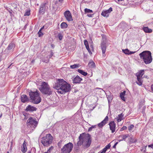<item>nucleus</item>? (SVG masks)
I'll use <instances>...</instances> for the list:
<instances>
[{"mask_svg":"<svg viewBox=\"0 0 153 153\" xmlns=\"http://www.w3.org/2000/svg\"><path fill=\"white\" fill-rule=\"evenodd\" d=\"M73 146V144L69 142L62 147L61 149V153H70L72 151Z\"/></svg>","mask_w":153,"mask_h":153,"instance_id":"nucleus-7","label":"nucleus"},{"mask_svg":"<svg viewBox=\"0 0 153 153\" xmlns=\"http://www.w3.org/2000/svg\"><path fill=\"white\" fill-rule=\"evenodd\" d=\"M53 147L52 146H51L49 149L48 150L47 152H45V153H50L51 151L53 150Z\"/></svg>","mask_w":153,"mask_h":153,"instance_id":"nucleus-39","label":"nucleus"},{"mask_svg":"<svg viewBox=\"0 0 153 153\" xmlns=\"http://www.w3.org/2000/svg\"><path fill=\"white\" fill-rule=\"evenodd\" d=\"M67 26L68 25L65 22H62L60 25V27L62 28H66Z\"/></svg>","mask_w":153,"mask_h":153,"instance_id":"nucleus-29","label":"nucleus"},{"mask_svg":"<svg viewBox=\"0 0 153 153\" xmlns=\"http://www.w3.org/2000/svg\"><path fill=\"white\" fill-rule=\"evenodd\" d=\"M88 50V51L89 53L90 54H92V53L91 52V51L90 50V49H88V50Z\"/></svg>","mask_w":153,"mask_h":153,"instance_id":"nucleus-49","label":"nucleus"},{"mask_svg":"<svg viewBox=\"0 0 153 153\" xmlns=\"http://www.w3.org/2000/svg\"><path fill=\"white\" fill-rule=\"evenodd\" d=\"M107 98L109 103L111 101L112 99L111 97H110L109 98V96L108 97H107Z\"/></svg>","mask_w":153,"mask_h":153,"instance_id":"nucleus-44","label":"nucleus"},{"mask_svg":"<svg viewBox=\"0 0 153 153\" xmlns=\"http://www.w3.org/2000/svg\"><path fill=\"white\" fill-rule=\"evenodd\" d=\"M18 4L17 2H14L12 4V6L15 9H17V8Z\"/></svg>","mask_w":153,"mask_h":153,"instance_id":"nucleus-33","label":"nucleus"},{"mask_svg":"<svg viewBox=\"0 0 153 153\" xmlns=\"http://www.w3.org/2000/svg\"><path fill=\"white\" fill-rule=\"evenodd\" d=\"M88 66L91 68H95L96 66L95 63L92 61H91L89 62Z\"/></svg>","mask_w":153,"mask_h":153,"instance_id":"nucleus-25","label":"nucleus"},{"mask_svg":"<svg viewBox=\"0 0 153 153\" xmlns=\"http://www.w3.org/2000/svg\"><path fill=\"white\" fill-rule=\"evenodd\" d=\"M63 1V0H59V1L62 2Z\"/></svg>","mask_w":153,"mask_h":153,"instance_id":"nucleus-59","label":"nucleus"},{"mask_svg":"<svg viewBox=\"0 0 153 153\" xmlns=\"http://www.w3.org/2000/svg\"><path fill=\"white\" fill-rule=\"evenodd\" d=\"M34 62V60H32V62Z\"/></svg>","mask_w":153,"mask_h":153,"instance_id":"nucleus-61","label":"nucleus"},{"mask_svg":"<svg viewBox=\"0 0 153 153\" xmlns=\"http://www.w3.org/2000/svg\"><path fill=\"white\" fill-rule=\"evenodd\" d=\"M142 79L143 78L137 77V81H136V83L140 86L141 85L143 84V80Z\"/></svg>","mask_w":153,"mask_h":153,"instance_id":"nucleus-23","label":"nucleus"},{"mask_svg":"<svg viewBox=\"0 0 153 153\" xmlns=\"http://www.w3.org/2000/svg\"><path fill=\"white\" fill-rule=\"evenodd\" d=\"M16 45L13 42H11L8 45L7 47L4 50V54H9L10 53L13 52L14 48H15Z\"/></svg>","mask_w":153,"mask_h":153,"instance_id":"nucleus-9","label":"nucleus"},{"mask_svg":"<svg viewBox=\"0 0 153 153\" xmlns=\"http://www.w3.org/2000/svg\"><path fill=\"white\" fill-rule=\"evenodd\" d=\"M48 4L46 3H43L40 6L39 9V14L40 15H43L45 13V10L48 8L47 5Z\"/></svg>","mask_w":153,"mask_h":153,"instance_id":"nucleus-10","label":"nucleus"},{"mask_svg":"<svg viewBox=\"0 0 153 153\" xmlns=\"http://www.w3.org/2000/svg\"><path fill=\"white\" fill-rule=\"evenodd\" d=\"M110 130L111 131L112 133H114L116 129V124H115L114 121H111L109 124Z\"/></svg>","mask_w":153,"mask_h":153,"instance_id":"nucleus-12","label":"nucleus"},{"mask_svg":"<svg viewBox=\"0 0 153 153\" xmlns=\"http://www.w3.org/2000/svg\"><path fill=\"white\" fill-rule=\"evenodd\" d=\"M30 14V10L27 9L25 10V13L24 14V16H29Z\"/></svg>","mask_w":153,"mask_h":153,"instance_id":"nucleus-31","label":"nucleus"},{"mask_svg":"<svg viewBox=\"0 0 153 153\" xmlns=\"http://www.w3.org/2000/svg\"><path fill=\"white\" fill-rule=\"evenodd\" d=\"M53 88L57 90L58 93L63 94L71 90V85L63 79H58L53 85Z\"/></svg>","mask_w":153,"mask_h":153,"instance_id":"nucleus-2","label":"nucleus"},{"mask_svg":"<svg viewBox=\"0 0 153 153\" xmlns=\"http://www.w3.org/2000/svg\"><path fill=\"white\" fill-rule=\"evenodd\" d=\"M2 113H1L0 115V118L2 116Z\"/></svg>","mask_w":153,"mask_h":153,"instance_id":"nucleus-57","label":"nucleus"},{"mask_svg":"<svg viewBox=\"0 0 153 153\" xmlns=\"http://www.w3.org/2000/svg\"><path fill=\"white\" fill-rule=\"evenodd\" d=\"M106 151L107 150L104 148L102 151L100 152V153H105ZM98 153H100V152H98Z\"/></svg>","mask_w":153,"mask_h":153,"instance_id":"nucleus-42","label":"nucleus"},{"mask_svg":"<svg viewBox=\"0 0 153 153\" xmlns=\"http://www.w3.org/2000/svg\"><path fill=\"white\" fill-rule=\"evenodd\" d=\"M129 137V135L128 134H124L120 136L119 137H121L122 139L120 140V141H122L123 140H125L126 138L128 137Z\"/></svg>","mask_w":153,"mask_h":153,"instance_id":"nucleus-26","label":"nucleus"},{"mask_svg":"<svg viewBox=\"0 0 153 153\" xmlns=\"http://www.w3.org/2000/svg\"><path fill=\"white\" fill-rule=\"evenodd\" d=\"M101 48L102 50V56H103L105 57V53L106 51V43L105 42L103 41L102 42L101 44Z\"/></svg>","mask_w":153,"mask_h":153,"instance_id":"nucleus-15","label":"nucleus"},{"mask_svg":"<svg viewBox=\"0 0 153 153\" xmlns=\"http://www.w3.org/2000/svg\"><path fill=\"white\" fill-rule=\"evenodd\" d=\"M84 43L87 50H88V49H89V48L88 45V41L86 40H85L84 41Z\"/></svg>","mask_w":153,"mask_h":153,"instance_id":"nucleus-32","label":"nucleus"},{"mask_svg":"<svg viewBox=\"0 0 153 153\" xmlns=\"http://www.w3.org/2000/svg\"><path fill=\"white\" fill-rule=\"evenodd\" d=\"M21 102L23 103H25L30 100L27 96L25 94H23L21 96Z\"/></svg>","mask_w":153,"mask_h":153,"instance_id":"nucleus-16","label":"nucleus"},{"mask_svg":"<svg viewBox=\"0 0 153 153\" xmlns=\"http://www.w3.org/2000/svg\"><path fill=\"white\" fill-rule=\"evenodd\" d=\"M53 140V137L51 134H48L41 138V142L44 146H48L52 143Z\"/></svg>","mask_w":153,"mask_h":153,"instance_id":"nucleus-6","label":"nucleus"},{"mask_svg":"<svg viewBox=\"0 0 153 153\" xmlns=\"http://www.w3.org/2000/svg\"><path fill=\"white\" fill-rule=\"evenodd\" d=\"M78 71L80 73V74H81L82 75L86 76L88 74L87 72H84V71H83L82 70H80V69H78Z\"/></svg>","mask_w":153,"mask_h":153,"instance_id":"nucleus-28","label":"nucleus"},{"mask_svg":"<svg viewBox=\"0 0 153 153\" xmlns=\"http://www.w3.org/2000/svg\"><path fill=\"white\" fill-rule=\"evenodd\" d=\"M82 79L79 76H77L73 79L74 83H79L80 81L82 80Z\"/></svg>","mask_w":153,"mask_h":153,"instance_id":"nucleus-18","label":"nucleus"},{"mask_svg":"<svg viewBox=\"0 0 153 153\" xmlns=\"http://www.w3.org/2000/svg\"><path fill=\"white\" fill-rule=\"evenodd\" d=\"M79 67V64H74L70 66V68L71 69H74L76 68H78Z\"/></svg>","mask_w":153,"mask_h":153,"instance_id":"nucleus-35","label":"nucleus"},{"mask_svg":"<svg viewBox=\"0 0 153 153\" xmlns=\"http://www.w3.org/2000/svg\"><path fill=\"white\" fill-rule=\"evenodd\" d=\"M118 143L117 142L114 145V146H113V148H116V146L117 145V144H118Z\"/></svg>","mask_w":153,"mask_h":153,"instance_id":"nucleus-47","label":"nucleus"},{"mask_svg":"<svg viewBox=\"0 0 153 153\" xmlns=\"http://www.w3.org/2000/svg\"><path fill=\"white\" fill-rule=\"evenodd\" d=\"M27 25L26 24V25H25V27H24V28H26V27Z\"/></svg>","mask_w":153,"mask_h":153,"instance_id":"nucleus-60","label":"nucleus"},{"mask_svg":"<svg viewBox=\"0 0 153 153\" xmlns=\"http://www.w3.org/2000/svg\"><path fill=\"white\" fill-rule=\"evenodd\" d=\"M64 16L68 21L73 20L71 14L69 10L66 11L64 13Z\"/></svg>","mask_w":153,"mask_h":153,"instance_id":"nucleus-11","label":"nucleus"},{"mask_svg":"<svg viewBox=\"0 0 153 153\" xmlns=\"http://www.w3.org/2000/svg\"><path fill=\"white\" fill-rule=\"evenodd\" d=\"M96 128V125H94V126H92L91 127H90L88 129V131H90L92 130V129L93 128Z\"/></svg>","mask_w":153,"mask_h":153,"instance_id":"nucleus-38","label":"nucleus"},{"mask_svg":"<svg viewBox=\"0 0 153 153\" xmlns=\"http://www.w3.org/2000/svg\"><path fill=\"white\" fill-rule=\"evenodd\" d=\"M48 60H49V58H48L47 59V60H44V61H43V62H45V63H47V62H48Z\"/></svg>","mask_w":153,"mask_h":153,"instance_id":"nucleus-48","label":"nucleus"},{"mask_svg":"<svg viewBox=\"0 0 153 153\" xmlns=\"http://www.w3.org/2000/svg\"><path fill=\"white\" fill-rule=\"evenodd\" d=\"M141 59H142L146 64H149L152 61V58L151 52L149 51H143L139 54Z\"/></svg>","mask_w":153,"mask_h":153,"instance_id":"nucleus-3","label":"nucleus"},{"mask_svg":"<svg viewBox=\"0 0 153 153\" xmlns=\"http://www.w3.org/2000/svg\"><path fill=\"white\" fill-rule=\"evenodd\" d=\"M124 114L123 113L119 114L118 117H117L115 119L117 120L118 122H119L123 119Z\"/></svg>","mask_w":153,"mask_h":153,"instance_id":"nucleus-20","label":"nucleus"},{"mask_svg":"<svg viewBox=\"0 0 153 153\" xmlns=\"http://www.w3.org/2000/svg\"><path fill=\"white\" fill-rule=\"evenodd\" d=\"M108 120V116H106L103 120L101 123L98 124V126L100 128H102L107 123Z\"/></svg>","mask_w":153,"mask_h":153,"instance_id":"nucleus-14","label":"nucleus"},{"mask_svg":"<svg viewBox=\"0 0 153 153\" xmlns=\"http://www.w3.org/2000/svg\"><path fill=\"white\" fill-rule=\"evenodd\" d=\"M123 51L126 54L130 55L132 54H134L135 53V51H131L128 49L125 50H123Z\"/></svg>","mask_w":153,"mask_h":153,"instance_id":"nucleus-22","label":"nucleus"},{"mask_svg":"<svg viewBox=\"0 0 153 153\" xmlns=\"http://www.w3.org/2000/svg\"><path fill=\"white\" fill-rule=\"evenodd\" d=\"M134 126L133 124L131 125L128 127V130L129 131H131L134 128Z\"/></svg>","mask_w":153,"mask_h":153,"instance_id":"nucleus-36","label":"nucleus"},{"mask_svg":"<svg viewBox=\"0 0 153 153\" xmlns=\"http://www.w3.org/2000/svg\"><path fill=\"white\" fill-rule=\"evenodd\" d=\"M27 123L28 124L27 126L28 128L30 126L35 128L37 126L38 122L35 118L30 117L27 120Z\"/></svg>","mask_w":153,"mask_h":153,"instance_id":"nucleus-8","label":"nucleus"},{"mask_svg":"<svg viewBox=\"0 0 153 153\" xmlns=\"http://www.w3.org/2000/svg\"><path fill=\"white\" fill-rule=\"evenodd\" d=\"M143 30L146 33H151L152 31V29L149 28L148 27H144Z\"/></svg>","mask_w":153,"mask_h":153,"instance_id":"nucleus-24","label":"nucleus"},{"mask_svg":"<svg viewBox=\"0 0 153 153\" xmlns=\"http://www.w3.org/2000/svg\"><path fill=\"white\" fill-rule=\"evenodd\" d=\"M36 109L37 108L35 107L32 106L31 105H29L27 107L25 110L26 111H36Z\"/></svg>","mask_w":153,"mask_h":153,"instance_id":"nucleus-17","label":"nucleus"},{"mask_svg":"<svg viewBox=\"0 0 153 153\" xmlns=\"http://www.w3.org/2000/svg\"><path fill=\"white\" fill-rule=\"evenodd\" d=\"M2 113H1L0 115V118L2 116Z\"/></svg>","mask_w":153,"mask_h":153,"instance_id":"nucleus-56","label":"nucleus"},{"mask_svg":"<svg viewBox=\"0 0 153 153\" xmlns=\"http://www.w3.org/2000/svg\"><path fill=\"white\" fill-rule=\"evenodd\" d=\"M53 52L52 51H51V56H53Z\"/></svg>","mask_w":153,"mask_h":153,"instance_id":"nucleus-55","label":"nucleus"},{"mask_svg":"<svg viewBox=\"0 0 153 153\" xmlns=\"http://www.w3.org/2000/svg\"><path fill=\"white\" fill-rule=\"evenodd\" d=\"M127 128L126 126H123L120 129V131H122L124 130H126L127 129Z\"/></svg>","mask_w":153,"mask_h":153,"instance_id":"nucleus-41","label":"nucleus"},{"mask_svg":"<svg viewBox=\"0 0 153 153\" xmlns=\"http://www.w3.org/2000/svg\"><path fill=\"white\" fill-rule=\"evenodd\" d=\"M11 145H12V142H11Z\"/></svg>","mask_w":153,"mask_h":153,"instance_id":"nucleus-64","label":"nucleus"},{"mask_svg":"<svg viewBox=\"0 0 153 153\" xmlns=\"http://www.w3.org/2000/svg\"><path fill=\"white\" fill-rule=\"evenodd\" d=\"M136 140H134L133 139V138L132 137H131L130 138V142L131 143H135L136 142Z\"/></svg>","mask_w":153,"mask_h":153,"instance_id":"nucleus-40","label":"nucleus"},{"mask_svg":"<svg viewBox=\"0 0 153 153\" xmlns=\"http://www.w3.org/2000/svg\"><path fill=\"white\" fill-rule=\"evenodd\" d=\"M25 141L22 146L21 151L23 153H25L27 150V149Z\"/></svg>","mask_w":153,"mask_h":153,"instance_id":"nucleus-21","label":"nucleus"},{"mask_svg":"<svg viewBox=\"0 0 153 153\" xmlns=\"http://www.w3.org/2000/svg\"><path fill=\"white\" fill-rule=\"evenodd\" d=\"M112 11V9L111 7L108 10L102 11L101 13V15L104 17H108L109 16V14Z\"/></svg>","mask_w":153,"mask_h":153,"instance_id":"nucleus-13","label":"nucleus"},{"mask_svg":"<svg viewBox=\"0 0 153 153\" xmlns=\"http://www.w3.org/2000/svg\"><path fill=\"white\" fill-rule=\"evenodd\" d=\"M126 93V91H124L123 92L121 93L120 94V97L121 99L125 101V98L124 97V96Z\"/></svg>","mask_w":153,"mask_h":153,"instance_id":"nucleus-27","label":"nucleus"},{"mask_svg":"<svg viewBox=\"0 0 153 153\" xmlns=\"http://www.w3.org/2000/svg\"><path fill=\"white\" fill-rule=\"evenodd\" d=\"M36 5H37V6H38L39 4H36Z\"/></svg>","mask_w":153,"mask_h":153,"instance_id":"nucleus-62","label":"nucleus"},{"mask_svg":"<svg viewBox=\"0 0 153 153\" xmlns=\"http://www.w3.org/2000/svg\"><path fill=\"white\" fill-rule=\"evenodd\" d=\"M44 28V26L42 27L41 29L39 30V37H41L43 35V33L42 32V30Z\"/></svg>","mask_w":153,"mask_h":153,"instance_id":"nucleus-34","label":"nucleus"},{"mask_svg":"<svg viewBox=\"0 0 153 153\" xmlns=\"http://www.w3.org/2000/svg\"><path fill=\"white\" fill-rule=\"evenodd\" d=\"M9 11L10 14H12V10H10Z\"/></svg>","mask_w":153,"mask_h":153,"instance_id":"nucleus-53","label":"nucleus"},{"mask_svg":"<svg viewBox=\"0 0 153 153\" xmlns=\"http://www.w3.org/2000/svg\"><path fill=\"white\" fill-rule=\"evenodd\" d=\"M12 64H13V63H11V64H10V65H9V66L7 68H9L11 66V65H12Z\"/></svg>","mask_w":153,"mask_h":153,"instance_id":"nucleus-54","label":"nucleus"},{"mask_svg":"<svg viewBox=\"0 0 153 153\" xmlns=\"http://www.w3.org/2000/svg\"><path fill=\"white\" fill-rule=\"evenodd\" d=\"M79 140L77 143V144L75 147L76 150L79 149V146L82 145L83 148L86 149L90 146L91 143V139L90 135L89 134H81L79 137Z\"/></svg>","mask_w":153,"mask_h":153,"instance_id":"nucleus-1","label":"nucleus"},{"mask_svg":"<svg viewBox=\"0 0 153 153\" xmlns=\"http://www.w3.org/2000/svg\"><path fill=\"white\" fill-rule=\"evenodd\" d=\"M7 153H10L8 152H7Z\"/></svg>","mask_w":153,"mask_h":153,"instance_id":"nucleus-63","label":"nucleus"},{"mask_svg":"<svg viewBox=\"0 0 153 153\" xmlns=\"http://www.w3.org/2000/svg\"><path fill=\"white\" fill-rule=\"evenodd\" d=\"M29 95L30 98V102L34 104H38V91L36 89V91L29 90Z\"/></svg>","mask_w":153,"mask_h":153,"instance_id":"nucleus-5","label":"nucleus"},{"mask_svg":"<svg viewBox=\"0 0 153 153\" xmlns=\"http://www.w3.org/2000/svg\"><path fill=\"white\" fill-rule=\"evenodd\" d=\"M149 147H151L153 149V143L148 146Z\"/></svg>","mask_w":153,"mask_h":153,"instance_id":"nucleus-46","label":"nucleus"},{"mask_svg":"<svg viewBox=\"0 0 153 153\" xmlns=\"http://www.w3.org/2000/svg\"><path fill=\"white\" fill-rule=\"evenodd\" d=\"M110 146L111 145H110V144H109L106 146L105 148L107 150V149H109L110 147Z\"/></svg>","mask_w":153,"mask_h":153,"instance_id":"nucleus-43","label":"nucleus"},{"mask_svg":"<svg viewBox=\"0 0 153 153\" xmlns=\"http://www.w3.org/2000/svg\"><path fill=\"white\" fill-rule=\"evenodd\" d=\"M144 70H142L140 71L139 72L136 74V75L137 77L142 78V76L144 74Z\"/></svg>","mask_w":153,"mask_h":153,"instance_id":"nucleus-19","label":"nucleus"},{"mask_svg":"<svg viewBox=\"0 0 153 153\" xmlns=\"http://www.w3.org/2000/svg\"><path fill=\"white\" fill-rule=\"evenodd\" d=\"M41 98L39 97V103L40 102H41Z\"/></svg>","mask_w":153,"mask_h":153,"instance_id":"nucleus-51","label":"nucleus"},{"mask_svg":"<svg viewBox=\"0 0 153 153\" xmlns=\"http://www.w3.org/2000/svg\"><path fill=\"white\" fill-rule=\"evenodd\" d=\"M84 11L85 13H92L93 11L92 10H90L88 8H85L84 9Z\"/></svg>","mask_w":153,"mask_h":153,"instance_id":"nucleus-30","label":"nucleus"},{"mask_svg":"<svg viewBox=\"0 0 153 153\" xmlns=\"http://www.w3.org/2000/svg\"><path fill=\"white\" fill-rule=\"evenodd\" d=\"M151 89L152 91H153V84L152 85L151 87Z\"/></svg>","mask_w":153,"mask_h":153,"instance_id":"nucleus-50","label":"nucleus"},{"mask_svg":"<svg viewBox=\"0 0 153 153\" xmlns=\"http://www.w3.org/2000/svg\"><path fill=\"white\" fill-rule=\"evenodd\" d=\"M39 84L40 85L39 89L42 94L48 95L52 94V91L48 83L42 82L41 83H39Z\"/></svg>","mask_w":153,"mask_h":153,"instance_id":"nucleus-4","label":"nucleus"},{"mask_svg":"<svg viewBox=\"0 0 153 153\" xmlns=\"http://www.w3.org/2000/svg\"><path fill=\"white\" fill-rule=\"evenodd\" d=\"M57 36L60 40H61L63 38V35L62 33H59Z\"/></svg>","mask_w":153,"mask_h":153,"instance_id":"nucleus-37","label":"nucleus"},{"mask_svg":"<svg viewBox=\"0 0 153 153\" xmlns=\"http://www.w3.org/2000/svg\"><path fill=\"white\" fill-rule=\"evenodd\" d=\"M61 141L59 142L58 143V146H59L60 144L61 143Z\"/></svg>","mask_w":153,"mask_h":153,"instance_id":"nucleus-52","label":"nucleus"},{"mask_svg":"<svg viewBox=\"0 0 153 153\" xmlns=\"http://www.w3.org/2000/svg\"><path fill=\"white\" fill-rule=\"evenodd\" d=\"M94 15V14H87V16H88L89 17H93V16Z\"/></svg>","mask_w":153,"mask_h":153,"instance_id":"nucleus-45","label":"nucleus"},{"mask_svg":"<svg viewBox=\"0 0 153 153\" xmlns=\"http://www.w3.org/2000/svg\"><path fill=\"white\" fill-rule=\"evenodd\" d=\"M31 151H29L27 153H31Z\"/></svg>","mask_w":153,"mask_h":153,"instance_id":"nucleus-58","label":"nucleus"}]
</instances>
